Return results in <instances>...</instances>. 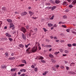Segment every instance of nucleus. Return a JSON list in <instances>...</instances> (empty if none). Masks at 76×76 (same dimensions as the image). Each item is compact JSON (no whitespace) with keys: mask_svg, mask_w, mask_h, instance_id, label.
<instances>
[{"mask_svg":"<svg viewBox=\"0 0 76 76\" xmlns=\"http://www.w3.org/2000/svg\"><path fill=\"white\" fill-rule=\"evenodd\" d=\"M37 47L35 46L31 48V53H35L37 51Z\"/></svg>","mask_w":76,"mask_h":76,"instance_id":"nucleus-1","label":"nucleus"},{"mask_svg":"<svg viewBox=\"0 0 76 76\" xmlns=\"http://www.w3.org/2000/svg\"><path fill=\"white\" fill-rule=\"evenodd\" d=\"M31 49V48H28L26 50V51L27 53L30 54V53H32Z\"/></svg>","mask_w":76,"mask_h":76,"instance_id":"nucleus-2","label":"nucleus"},{"mask_svg":"<svg viewBox=\"0 0 76 76\" xmlns=\"http://www.w3.org/2000/svg\"><path fill=\"white\" fill-rule=\"evenodd\" d=\"M21 30L22 32H23V33H24V34H25V32H26V29H25V28H24L23 27H22L21 28Z\"/></svg>","mask_w":76,"mask_h":76,"instance_id":"nucleus-3","label":"nucleus"},{"mask_svg":"<svg viewBox=\"0 0 76 76\" xmlns=\"http://www.w3.org/2000/svg\"><path fill=\"white\" fill-rule=\"evenodd\" d=\"M5 35H6V37H12V36L9 33H6Z\"/></svg>","mask_w":76,"mask_h":76,"instance_id":"nucleus-4","label":"nucleus"},{"mask_svg":"<svg viewBox=\"0 0 76 76\" xmlns=\"http://www.w3.org/2000/svg\"><path fill=\"white\" fill-rule=\"evenodd\" d=\"M26 35L24 34L23 33H22V37L24 40H25L26 39Z\"/></svg>","mask_w":76,"mask_h":76,"instance_id":"nucleus-5","label":"nucleus"},{"mask_svg":"<svg viewBox=\"0 0 76 76\" xmlns=\"http://www.w3.org/2000/svg\"><path fill=\"white\" fill-rule=\"evenodd\" d=\"M26 15H27V12H23L21 14V16H24Z\"/></svg>","mask_w":76,"mask_h":76,"instance_id":"nucleus-6","label":"nucleus"},{"mask_svg":"<svg viewBox=\"0 0 76 76\" xmlns=\"http://www.w3.org/2000/svg\"><path fill=\"white\" fill-rule=\"evenodd\" d=\"M5 55V57L7 58L9 56V53H8L7 52H6Z\"/></svg>","mask_w":76,"mask_h":76,"instance_id":"nucleus-7","label":"nucleus"},{"mask_svg":"<svg viewBox=\"0 0 76 76\" xmlns=\"http://www.w3.org/2000/svg\"><path fill=\"white\" fill-rule=\"evenodd\" d=\"M10 28H12V27H13V26H14V25H13V23H11L10 24Z\"/></svg>","mask_w":76,"mask_h":76,"instance_id":"nucleus-8","label":"nucleus"},{"mask_svg":"<svg viewBox=\"0 0 76 76\" xmlns=\"http://www.w3.org/2000/svg\"><path fill=\"white\" fill-rule=\"evenodd\" d=\"M19 46L20 48H23L24 47V45L22 44H19Z\"/></svg>","mask_w":76,"mask_h":76,"instance_id":"nucleus-9","label":"nucleus"},{"mask_svg":"<svg viewBox=\"0 0 76 76\" xmlns=\"http://www.w3.org/2000/svg\"><path fill=\"white\" fill-rule=\"evenodd\" d=\"M28 13H29V14L31 15L30 16H32V15H34V12H32L31 11H29L28 12Z\"/></svg>","mask_w":76,"mask_h":76,"instance_id":"nucleus-10","label":"nucleus"},{"mask_svg":"<svg viewBox=\"0 0 76 76\" xmlns=\"http://www.w3.org/2000/svg\"><path fill=\"white\" fill-rule=\"evenodd\" d=\"M76 3V0H74L72 2V4L74 5Z\"/></svg>","mask_w":76,"mask_h":76,"instance_id":"nucleus-11","label":"nucleus"},{"mask_svg":"<svg viewBox=\"0 0 76 76\" xmlns=\"http://www.w3.org/2000/svg\"><path fill=\"white\" fill-rule=\"evenodd\" d=\"M63 5L65 6H67V2H64L63 3Z\"/></svg>","mask_w":76,"mask_h":76,"instance_id":"nucleus-12","label":"nucleus"},{"mask_svg":"<svg viewBox=\"0 0 76 76\" xmlns=\"http://www.w3.org/2000/svg\"><path fill=\"white\" fill-rule=\"evenodd\" d=\"M21 62L23 63H24L25 64H26V61H25V60H22L21 61Z\"/></svg>","mask_w":76,"mask_h":76,"instance_id":"nucleus-13","label":"nucleus"},{"mask_svg":"<svg viewBox=\"0 0 76 76\" xmlns=\"http://www.w3.org/2000/svg\"><path fill=\"white\" fill-rule=\"evenodd\" d=\"M49 57H50V58H54V56H53V55L51 54H50L49 55Z\"/></svg>","mask_w":76,"mask_h":76,"instance_id":"nucleus-14","label":"nucleus"},{"mask_svg":"<svg viewBox=\"0 0 76 76\" xmlns=\"http://www.w3.org/2000/svg\"><path fill=\"white\" fill-rule=\"evenodd\" d=\"M75 63L73 62L70 64V66H75Z\"/></svg>","mask_w":76,"mask_h":76,"instance_id":"nucleus-15","label":"nucleus"},{"mask_svg":"<svg viewBox=\"0 0 76 76\" xmlns=\"http://www.w3.org/2000/svg\"><path fill=\"white\" fill-rule=\"evenodd\" d=\"M20 72H26V70L24 69H22L20 70Z\"/></svg>","mask_w":76,"mask_h":76,"instance_id":"nucleus-16","label":"nucleus"},{"mask_svg":"<svg viewBox=\"0 0 76 76\" xmlns=\"http://www.w3.org/2000/svg\"><path fill=\"white\" fill-rule=\"evenodd\" d=\"M38 58L39 60H42V59H44V58L42 56H39L38 57Z\"/></svg>","mask_w":76,"mask_h":76,"instance_id":"nucleus-17","label":"nucleus"},{"mask_svg":"<svg viewBox=\"0 0 76 76\" xmlns=\"http://www.w3.org/2000/svg\"><path fill=\"white\" fill-rule=\"evenodd\" d=\"M9 60H15V58L14 57H10L9 58Z\"/></svg>","mask_w":76,"mask_h":76,"instance_id":"nucleus-18","label":"nucleus"},{"mask_svg":"<svg viewBox=\"0 0 76 76\" xmlns=\"http://www.w3.org/2000/svg\"><path fill=\"white\" fill-rule=\"evenodd\" d=\"M11 72H14L15 71H16V68H15V69H11Z\"/></svg>","mask_w":76,"mask_h":76,"instance_id":"nucleus-19","label":"nucleus"},{"mask_svg":"<svg viewBox=\"0 0 76 76\" xmlns=\"http://www.w3.org/2000/svg\"><path fill=\"white\" fill-rule=\"evenodd\" d=\"M7 21L8 22H12V20L10 19H7Z\"/></svg>","mask_w":76,"mask_h":76,"instance_id":"nucleus-20","label":"nucleus"},{"mask_svg":"<svg viewBox=\"0 0 76 76\" xmlns=\"http://www.w3.org/2000/svg\"><path fill=\"white\" fill-rule=\"evenodd\" d=\"M48 26H49V27H51L53 26V24L51 23H48Z\"/></svg>","mask_w":76,"mask_h":76,"instance_id":"nucleus-21","label":"nucleus"},{"mask_svg":"<svg viewBox=\"0 0 76 76\" xmlns=\"http://www.w3.org/2000/svg\"><path fill=\"white\" fill-rule=\"evenodd\" d=\"M12 76H16V73H12Z\"/></svg>","mask_w":76,"mask_h":76,"instance_id":"nucleus-22","label":"nucleus"},{"mask_svg":"<svg viewBox=\"0 0 76 76\" xmlns=\"http://www.w3.org/2000/svg\"><path fill=\"white\" fill-rule=\"evenodd\" d=\"M2 9L4 11H6V9L4 7H2Z\"/></svg>","mask_w":76,"mask_h":76,"instance_id":"nucleus-23","label":"nucleus"},{"mask_svg":"<svg viewBox=\"0 0 76 76\" xmlns=\"http://www.w3.org/2000/svg\"><path fill=\"white\" fill-rule=\"evenodd\" d=\"M60 1H58V0H56L55 2L56 3V4H58V3H60Z\"/></svg>","mask_w":76,"mask_h":76,"instance_id":"nucleus-24","label":"nucleus"},{"mask_svg":"<svg viewBox=\"0 0 76 76\" xmlns=\"http://www.w3.org/2000/svg\"><path fill=\"white\" fill-rule=\"evenodd\" d=\"M25 66V64H20L19 65V66L20 67H23V66Z\"/></svg>","mask_w":76,"mask_h":76,"instance_id":"nucleus-25","label":"nucleus"},{"mask_svg":"<svg viewBox=\"0 0 76 76\" xmlns=\"http://www.w3.org/2000/svg\"><path fill=\"white\" fill-rule=\"evenodd\" d=\"M54 15H53L51 18H50V20H53V19H54Z\"/></svg>","mask_w":76,"mask_h":76,"instance_id":"nucleus-26","label":"nucleus"},{"mask_svg":"<svg viewBox=\"0 0 76 76\" xmlns=\"http://www.w3.org/2000/svg\"><path fill=\"white\" fill-rule=\"evenodd\" d=\"M36 44H38V46H39V50H41V47L39 46V44L38 43H36Z\"/></svg>","mask_w":76,"mask_h":76,"instance_id":"nucleus-27","label":"nucleus"},{"mask_svg":"<svg viewBox=\"0 0 76 76\" xmlns=\"http://www.w3.org/2000/svg\"><path fill=\"white\" fill-rule=\"evenodd\" d=\"M60 53V52H56L54 54H55V55H57V54H59V53Z\"/></svg>","mask_w":76,"mask_h":76,"instance_id":"nucleus-28","label":"nucleus"},{"mask_svg":"<svg viewBox=\"0 0 76 76\" xmlns=\"http://www.w3.org/2000/svg\"><path fill=\"white\" fill-rule=\"evenodd\" d=\"M8 39L10 42H12L13 41V39L10 38H9Z\"/></svg>","mask_w":76,"mask_h":76,"instance_id":"nucleus-29","label":"nucleus"},{"mask_svg":"<svg viewBox=\"0 0 76 76\" xmlns=\"http://www.w3.org/2000/svg\"><path fill=\"white\" fill-rule=\"evenodd\" d=\"M34 71H35V72H37V70H38V68H35L34 69Z\"/></svg>","mask_w":76,"mask_h":76,"instance_id":"nucleus-30","label":"nucleus"},{"mask_svg":"<svg viewBox=\"0 0 76 76\" xmlns=\"http://www.w3.org/2000/svg\"><path fill=\"white\" fill-rule=\"evenodd\" d=\"M6 66L5 65H4V66H1V68H2V69H4V68H6Z\"/></svg>","mask_w":76,"mask_h":76,"instance_id":"nucleus-31","label":"nucleus"},{"mask_svg":"<svg viewBox=\"0 0 76 76\" xmlns=\"http://www.w3.org/2000/svg\"><path fill=\"white\" fill-rule=\"evenodd\" d=\"M47 72H45L44 73H43L42 74V75H46V74H47Z\"/></svg>","mask_w":76,"mask_h":76,"instance_id":"nucleus-32","label":"nucleus"},{"mask_svg":"<svg viewBox=\"0 0 76 76\" xmlns=\"http://www.w3.org/2000/svg\"><path fill=\"white\" fill-rule=\"evenodd\" d=\"M56 6L53 7L52 8V10H54V9H56Z\"/></svg>","mask_w":76,"mask_h":76,"instance_id":"nucleus-33","label":"nucleus"},{"mask_svg":"<svg viewBox=\"0 0 76 76\" xmlns=\"http://www.w3.org/2000/svg\"><path fill=\"white\" fill-rule=\"evenodd\" d=\"M67 45H68V47H71V46H72V45H71L70 44H68Z\"/></svg>","mask_w":76,"mask_h":76,"instance_id":"nucleus-34","label":"nucleus"},{"mask_svg":"<svg viewBox=\"0 0 76 76\" xmlns=\"http://www.w3.org/2000/svg\"><path fill=\"white\" fill-rule=\"evenodd\" d=\"M63 18L64 19H66L67 18V16L64 15L63 16Z\"/></svg>","mask_w":76,"mask_h":76,"instance_id":"nucleus-35","label":"nucleus"},{"mask_svg":"<svg viewBox=\"0 0 76 76\" xmlns=\"http://www.w3.org/2000/svg\"><path fill=\"white\" fill-rule=\"evenodd\" d=\"M52 63H55L56 62V61H54V60H52Z\"/></svg>","mask_w":76,"mask_h":76,"instance_id":"nucleus-36","label":"nucleus"},{"mask_svg":"<svg viewBox=\"0 0 76 76\" xmlns=\"http://www.w3.org/2000/svg\"><path fill=\"white\" fill-rule=\"evenodd\" d=\"M69 7H70V8H71L72 7H73V5H70L69 6Z\"/></svg>","mask_w":76,"mask_h":76,"instance_id":"nucleus-37","label":"nucleus"},{"mask_svg":"<svg viewBox=\"0 0 76 76\" xmlns=\"http://www.w3.org/2000/svg\"><path fill=\"white\" fill-rule=\"evenodd\" d=\"M34 30L35 32H37L38 29H37V28H36L34 29Z\"/></svg>","mask_w":76,"mask_h":76,"instance_id":"nucleus-38","label":"nucleus"},{"mask_svg":"<svg viewBox=\"0 0 76 76\" xmlns=\"http://www.w3.org/2000/svg\"><path fill=\"white\" fill-rule=\"evenodd\" d=\"M62 27H63L64 28H66L67 27V26H66L64 25H62Z\"/></svg>","mask_w":76,"mask_h":76,"instance_id":"nucleus-39","label":"nucleus"},{"mask_svg":"<svg viewBox=\"0 0 76 76\" xmlns=\"http://www.w3.org/2000/svg\"><path fill=\"white\" fill-rule=\"evenodd\" d=\"M53 70H54V71H56V69L54 67H53Z\"/></svg>","mask_w":76,"mask_h":76,"instance_id":"nucleus-40","label":"nucleus"},{"mask_svg":"<svg viewBox=\"0 0 76 76\" xmlns=\"http://www.w3.org/2000/svg\"><path fill=\"white\" fill-rule=\"evenodd\" d=\"M41 61L42 62V63H45V61L44 60H41Z\"/></svg>","mask_w":76,"mask_h":76,"instance_id":"nucleus-41","label":"nucleus"},{"mask_svg":"<svg viewBox=\"0 0 76 76\" xmlns=\"http://www.w3.org/2000/svg\"><path fill=\"white\" fill-rule=\"evenodd\" d=\"M56 42H59L60 40H56Z\"/></svg>","mask_w":76,"mask_h":76,"instance_id":"nucleus-42","label":"nucleus"},{"mask_svg":"<svg viewBox=\"0 0 76 76\" xmlns=\"http://www.w3.org/2000/svg\"><path fill=\"white\" fill-rule=\"evenodd\" d=\"M66 69L67 70H68L69 69V68L68 66H66Z\"/></svg>","mask_w":76,"mask_h":76,"instance_id":"nucleus-43","label":"nucleus"},{"mask_svg":"<svg viewBox=\"0 0 76 76\" xmlns=\"http://www.w3.org/2000/svg\"><path fill=\"white\" fill-rule=\"evenodd\" d=\"M68 52H69V51L67 50H66L65 51V53H68Z\"/></svg>","mask_w":76,"mask_h":76,"instance_id":"nucleus-44","label":"nucleus"},{"mask_svg":"<svg viewBox=\"0 0 76 76\" xmlns=\"http://www.w3.org/2000/svg\"><path fill=\"white\" fill-rule=\"evenodd\" d=\"M54 27H57V25L55 24L53 26Z\"/></svg>","mask_w":76,"mask_h":76,"instance_id":"nucleus-45","label":"nucleus"},{"mask_svg":"<svg viewBox=\"0 0 76 76\" xmlns=\"http://www.w3.org/2000/svg\"><path fill=\"white\" fill-rule=\"evenodd\" d=\"M72 33H73V34H75V35H76V32H75L72 31Z\"/></svg>","mask_w":76,"mask_h":76,"instance_id":"nucleus-46","label":"nucleus"},{"mask_svg":"<svg viewBox=\"0 0 76 76\" xmlns=\"http://www.w3.org/2000/svg\"><path fill=\"white\" fill-rule=\"evenodd\" d=\"M26 29H29V26H28V25L27 26H26Z\"/></svg>","mask_w":76,"mask_h":76,"instance_id":"nucleus-47","label":"nucleus"},{"mask_svg":"<svg viewBox=\"0 0 76 76\" xmlns=\"http://www.w3.org/2000/svg\"><path fill=\"white\" fill-rule=\"evenodd\" d=\"M43 29L45 32H46L47 31V30H46V29H45V28H44Z\"/></svg>","mask_w":76,"mask_h":76,"instance_id":"nucleus-48","label":"nucleus"},{"mask_svg":"<svg viewBox=\"0 0 76 76\" xmlns=\"http://www.w3.org/2000/svg\"><path fill=\"white\" fill-rule=\"evenodd\" d=\"M54 26H53L51 28V30H52V29H54Z\"/></svg>","mask_w":76,"mask_h":76,"instance_id":"nucleus-49","label":"nucleus"},{"mask_svg":"<svg viewBox=\"0 0 76 76\" xmlns=\"http://www.w3.org/2000/svg\"><path fill=\"white\" fill-rule=\"evenodd\" d=\"M73 46H76V43H74L72 44Z\"/></svg>","mask_w":76,"mask_h":76,"instance_id":"nucleus-50","label":"nucleus"},{"mask_svg":"<svg viewBox=\"0 0 76 76\" xmlns=\"http://www.w3.org/2000/svg\"><path fill=\"white\" fill-rule=\"evenodd\" d=\"M0 50H4V49H3V48H0Z\"/></svg>","mask_w":76,"mask_h":76,"instance_id":"nucleus-51","label":"nucleus"},{"mask_svg":"<svg viewBox=\"0 0 76 76\" xmlns=\"http://www.w3.org/2000/svg\"><path fill=\"white\" fill-rule=\"evenodd\" d=\"M60 50L61 51V53H63V49H60Z\"/></svg>","mask_w":76,"mask_h":76,"instance_id":"nucleus-52","label":"nucleus"},{"mask_svg":"<svg viewBox=\"0 0 76 76\" xmlns=\"http://www.w3.org/2000/svg\"><path fill=\"white\" fill-rule=\"evenodd\" d=\"M66 31H67V32H70V31H69V29H67L66 30Z\"/></svg>","mask_w":76,"mask_h":76,"instance_id":"nucleus-53","label":"nucleus"},{"mask_svg":"<svg viewBox=\"0 0 76 76\" xmlns=\"http://www.w3.org/2000/svg\"><path fill=\"white\" fill-rule=\"evenodd\" d=\"M61 69H64V66H61Z\"/></svg>","mask_w":76,"mask_h":76,"instance_id":"nucleus-54","label":"nucleus"},{"mask_svg":"<svg viewBox=\"0 0 76 76\" xmlns=\"http://www.w3.org/2000/svg\"><path fill=\"white\" fill-rule=\"evenodd\" d=\"M65 11L66 12H69V9L66 10Z\"/></svg>","mask_w":76,"mask_h":76,"instance_id":"nucleus-55","label":"nucleus"},{"mask_svg":"<svg viewBox=\"0 0 76 76\" xmlns=\"http://www.w3.org/2000/svg\"><path fill=\"white\" fill-rule=\"evenodd\" d=\"M54 39H57V38L56 37H54Z\"/></svg>","mask_w":76,"mask_h":76,"instance_id":"nucleus-56","label":"nucleus"},{"mask_svg":"<svg viewBox=\"0 0 76 76\" xmlns=\"http://www.w3.org/2000/svg\"><path fill=\"white\" fill-rule=\"evenodd\" d=\"M34 66L32 65L31 66V68H33V69H34Z\"/></svg>","mask_w":76,"mask_h":76,"instance_id":"nucleus-57","label":"nucleus"},{"mask_svg":"<svg viewBox=\"0 0 76 76\" xmlns=\"http://www.w3.org/2000/svg\"><path fill=\"white\" fill-rule=\"evenodd\" d=\"M52 46L51 45H48V47H51Z\"/></svg>","mask_w":76,"mask_h":76,"instance_id":"nucleus-58","label":"nucleus"},{"mask_svg":"<svg viewBox=\"0 0 76 76\" xmlns=\"http://www.w3.org/2000/svg\"><path fill=\"white\" fill-rule=\"evenodd\" d=\"M25 46L26 47V48H28V46H27V45H25Z\"/></svg>","mask_w":76,"mask_h":76,"instance_id":"nucleus-59","label":"nucleus"},{"mask_svg":"<svg viewBox=\"0 0 76 76\" xmlns=\"http://www.w3.org/2000/svg\"><path fill=\"white\" fill-rule=\"evenodd\" d=\"M25 75L24 74H22L20 76H25Z\"/></svg>","mask_w":76,"mask_h":76,"instance_id":"nucleus-60","label":"nucleus"},{"mask_svg":"<svg viewBox=\"0 0 76 76\" xmlns=\"http://www.w3.org/2000/svg\"><path fill=\"white\" fill-rule=\"evenodd\" d=\"M58 67H59V65H56V67L57 69H58Z\"/></svg>","mask_w":76,"mask_h":76,"instance_id":"nucleus-61","label":"nucleus"},{"mask_svg":"<svg viewBox=\"0 0 76 76\" xmlns=\"http://www.w3.org/2000/svg\"><path fill=\"white\" fill-rule=\"evenodd\" d=\"M12 56H14V53H12L11 54Z\"/></svg>","mask_w":76,"mask_h":76,"instance_id":"nucleus-62","label":"nucleus"},{"mask_svg":"<svg viewBox=\"0 0 76 76\" xmlns=\"http://www.w3.org/2000/svg\"><path fill=\"white\" fill-rule=\"evenodd\" d=\"M4 39L7 41V38H4Z\"/></svg>","mask_w":76,"mask_h":76,"instance_id":"nucleus-63","label":"nucleus"},{"mask_svg":"<svg viewBox=\"0 0 76 76\" xmlns=\"http://www.w3.org/2000/svg\"><path fill=\"white\" fill-rule=\"evenodd\" d=\"M7 29V27L6 26H5L4 27V29Z\"/></svg>","mask_w":76,"mask_h":76,"instance_id":"nucleus-64","label":"nucleus"}]
</instances>
